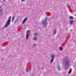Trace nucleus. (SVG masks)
<instances>
[{
    "label": "nucleus",
    "mask_w": 76,
    "mask_h": 76,
    "mask_svg": "<svg viewBox=\"0 0 76 76\" xmlns=\"http://www.w3.org/2000/svg\"><path fill=\"white\" fill-rule=\"evenodd\" d=\"M48 20V19L47 18L44 19V20H42V21L39 23L40 25H43L42 27H44V28H45V27H47V24H48V23L47 22V21Z\"/></svg>",
    "instance_id": "nucleus-1"
},
{
    "label": "nucleus",
    "mask_w": 76,
    "mask_h": 76,
    "mask_svg": "<svg viewBox=\"0 0 76 76\" xmlns=\"http://www.w3.org/2000/svg\"><path fill=\"white\" fill-rule=\"evenodd\" d=\"M64 60L65 61V65L66 68H69V63H70L69 59L68 56H65L64 58Z\"/></svg>",
    "instance_id": "nucleus-2"
},
{
    "label": "nucleus",
    "mask_w": 76,
    "mask_h": 76,
    "mask_svg": "<svg viewBox=\"0 0 76 76\" xmlns=\"http://www.w3.org/2000/svg\"><path fill=\"white\" fill-rule=\"evenodd\" d=\"M11 16L8 18V20L7 22L5 24V28L7 27L8 26L10 25V22H11Z\"/></svg>",
    "instance_id": "nucleus-3"
},
{
    "label": "nucleus",
    "mask_w": 76,
    "mask_h": 76,
    "mask_svg": "<svg viewBox=\"0 0 76 76\" xmlns=\"http://www.w3.org/2000/svg\"><path fill=\"white\" fill-rule=\"evenodd\" d=\"M1 10H0V16H1L3 15V6H1L0 7Z\"/></svg>",
    "instance_id": "nucleus-4"
},
{
    "label": "nucleus",
    "mask_w": 76,
    "mask_h": 76,
    "mask_svg": "<svg viewBox=\"0 0 76 76\" xmlns=\"http://www.w3.org/2000/svg\"><path fill=\"white\" fill-rule=\"evenodd\" d=\"M27 19H28V18H26L24 19L23 22V24H24V23H25V22H26V20H27Z\"/></svg>",
    "instance_id": "nucleus-5"
},
{
    "label": "nucleus",
    "mask_w": 76,
    "mask_h": 76,
    "mask_svg": "<svg viewBox=\"0 0 76 76\" xmlns=\"http://www.w3.org/2000/svg\"><path fill=\"white\" fill-rule=\"evenodd\" d=\"M72 69H70L69 70L68 72V74H70L72 73Z\"/></svg>",
    "instance_id": "nucleus-6"
},
{
    "label": "nucleus",
    "mask_w": 76,
    "mask_h": 76,
    "mask_svg": "<svg viewBox=\"0 0 76 76\" xmlns=\"http://www.w3.org/2000/svg\"><path fill=\"white\" fill-rule=\"evenodd\" d=\"M33 39L34 41H37V39H38L37 38V37H34Z\"/></svg>",
    "instance_id": "nucleus-7"
},
{
    "label": "nucleus",
    "mask_w": 76,
    "mask_h": 76,
    "mask_svg": "<svg viewBox=\"0 0 76 76\" xmlns=\"http://www.w3.org/2000/svg\"><path fill=\"white\" fill-rule=\"evenodd\" d=\"M54 59L53 58H51L50 61V63H53V61H54Z\"/></svg>",
    "instance_id": "nucleus-8"
},
{
    "label": "nucleus",
    "mask_w": 76,
    "mask_h": 76,
    "mask_svg": "<svg viewBox=\"0 0 76 76\" xmlns=\"http://www.w3.org/2000/svg\"><path fill=\"white\" fill-rule=\"evenodd\" d=\"M56 29H55L54 30V32H53V35H55V34H56Z\"/></svg>",
    "instance_id": "nucleus-9"
},
{
    "label": "nucleus",
    "mask_w": 76,
    "mask_h": 76,
    "mask_svg": "<svg viewBox=\"0 0 76 76\" xmlns=\"http://www.w3.org/2000/svg\"><path fill=\"white\" fill-rule=\"evenodd\" d=\"M73 23V20H71L69 21V23L70 24H72Z\"/></svg>",
    "instance_id": "nucleus-10"
},
{
    "label": "nucleus",
    "mask_w": 76,
    "mask_h": 76,
    "mask_svg": "<svg viewBox=\"0 0 76 76\" xmlns=\"http://www.w3.org/2000/svg\"><path fill=\"white\" fill-rule=\"evenodd\" d=\"M51 57L52 58H53V59H54V57H55V56H54V55H51Z\"/></svg>",
    "instance_id": "nucleus-11"
},
{
    "label": "nucleus",
    "mask_w": 76,
    "mask_h": 76,
    "mask_svg": "<svg viewBox=\"0 0 76 76\" xmlns=\"http://www.w3.org/2000/svg\"><path fill=\"white\" fill-rule=\"evenodd\" d=\"M15 19V16H13L12 18V22H13V20H14Z\"/></svg>",
    "instance_id": "nucleus-12"
},
{
    "label": "nucleus",
    "mask_w": 76,
    "mask_h": 76,
    "mask_svg": "<svg viewBox=\"0 0 76 76\" xmlns=\"http://www.w3.org/2000/svg\"><path fill=\"white\" fill-rule=\"evenodd\" d=\"M69 19H73V17L72 16H70L69 17Z\"/></svg>",
    "instance_id": "nucleus-13"
},
{
    "label": "nucleus",
    "mask_w": 76,
    "mask_h": 76,
    "mask_svg": "<svg viewBox=\"0 0 76 76\" xmlns=\"http://www.w3.org/2000/svg\"><path fill=\"white\" fill-rule=\"evenodd\" d=\"M34 36H37V33H34Z\"/></svg>",
    "instance_id": "nucleus-14"
},
{
    "label": "nucleus",
    "mask_w": 76,
    "mask_h": 76,
    "mask_svg": "<svg viewBox=\"0 0 76 76\" xmlns=\"http://www.w3.org/2000/svg\"><path fill=\"white\" fill-rule=\"evenodd\" d=\"M18 20H19V18H17L15 21V23H16V22H17Z\"/></svg>",
    "instance_id": "nucleus-15"
},
{
    "label": "nucleus",
    "mask_w": 76,
    "mask_h": 76,
    "mask_svg": "<svg viewBox=\"0 0 76 76\" xmlns=\"http://www.w3.org/2000/svg\"><path fill=\"white\" fill-rule=\"evenodd\" d=\"M26 39H29V36H26Z\"/></svg>",
    "instance_id": "nucleus-16"
},
{
    "label": "nucleus",
    "mask_w": 76,
    "mask_h": 76,
    "mask_svg": "<svg viewBox=\"0 0 76 76\" xmlns=\"http://www.w3.org/2000/svg\"><path fill=\"white\" fill-rule=\"evenodd\" d=\"M30 32V30H28L27 31V33H29H29Z\"/></svg>",
    "instance_id": "nucleus-17"
},
{
    "label": "nucleus",
    "mask_w": 76,
    "mask_h": 76,
    "mask_svg": "<svg viewBox=\"0 0 76 76\" xmlns=\"http://www.w3.org/2000/svg\"><path fill=\"white\" fill-rule=\"evenodd\" d=\"M59 49L61 50H63V48L62 47H60Z\"/></svg>",
    "instance_id": "nucleus-18"
},
{
    "label": "nucleus",
    "mask_w": 76,
    "mask_h": 76,
    "mask_svg": "<svg viewBox=\"0 0 76 76\" xmlns=\"http://www.w3.org/2000/svg\"><path fill=\"white\" fill-rule=\"evenodd\" d=\"M29 33H26V36H29Z\"/></svg>",
    "instance_id": "nucleus-19"
},
{
    "label": "nucleus",
    "mask_w": 76,
    "mask_h": 76,
    "mask_svg": "<svg viewBox=\"0 0 76 76\" xmlns=\"http://www.w3.org/2000/svg\"><path fill=\"white\" fill-rule=\"evenodd\" d=\"M5 71L6 72L7 71V68L5 69Z\"/></svg>",
    "instance_id": "nucleus-20"
},
{
    "label": "nucleus",
    "mask_w": 76,
    "mask_h": 76,
    "mask_svg": "<svg viewBox=\"0 0 76 76\" xmlns=\"http://www.w3.org/2000/svg\"><path fill=\"white\" fill-rule=\"evenodd\" d=\"M36 44H35V43H34V44L33 45V46L34 47H36Z\"/></svg>",
    "instance_id": "nucleus-21"
},
{
    "label": "nucleus",
    "mask_w": 76,
    "mask_h": 76,
    "mask_svg": "<svg viewBox=\"0 0 76 76\" xmlns=\"http://www.w3.org/2000/svg\"><path fill=\"white\" fill-rule=\"evenodd\" d=\"M58 70L59 71V70H60V67L58 66Z\"/></svg>",
    "instance_id": "nucleus-22"
},
{
    "label": "nucleus",
    "mask_w": 76,
    "mask_h": 76,
    "mask_svg": "<svg viewBox=\"0 0 76 76\" xmlns=\"http://www.w3.org/2000/svg\"><path fill=\"white\" fill-rule=\"evenodd\" d=\"M3 59H4V58H3L2 59L1 61H3Z\"/></svg>",
    "instance_id": "nucleus-23"
},
{
    "label": "nucleus",
    "mask_w": 76,
    "mask_h": 76,
    "mask_svg": "<svg viewBox=\"0 0 76 76\" xmlns=\"http://www.w3.org/2000/svg\"><path fill=\"white\" fill-rule=\"evenodd\" d=\"M25 0H22L21 1H25Z\"/></svg>",
    "instance_id": "nucleus-24"
},
{
    "label": "nucleus",
    "mask_w": 76,
    "mask_h": 76,
    "mask_svg": "<svg viewBox=\"0 0 76 76\" xmlns=\"http://www.w3.org/2000/svg\"><path fill=\"white\" fill-rule=\"evenodd\" d=\"M70 31H72V30H70Z\"/></svg>",
    "instance_id": "nucleus-25"
},
{
    "label": "nucleus",
    "mask_w": 76,
    "mask_h": 76,
    "mask_svg": "<svg viewBox=\"0 0 76 76\" xmlns=\"http://www.w3.org/2000/svg\"><path fill=\"white\" fill-rule=\"evenodd\" d=\"M28 71H29V70H26V72H28Z\"/></svg>",
    "instance_id": "nucleus-26"
},
{
    "label": "nucleus",
    "mask_w": 76,
    "mask_h": 76,
    "mask_svg": "<svg viewBox=\"0 0 76 76\" xmlns=\"http://www.w3.org/2000/svg\"><path fill=\"white\" fill-rule=\"evenodd\" d=\"M5 1V0H3V1Z\"/></svg>",
    "instance_id": "nucleus-27"
},
{
    "label": "nucleus",
    "mask_w": 76,
    "mask_h": 76,
    "mask_svg": "<svg viewBox=\"0 0 76 76\" xmlns=\"http://www.w3.org/2000/svg\"><path fill=\"white\" fill-rule=\"evenodd\" d=\"M75 16H76V14H75Z\"/></svg>",
    "instance_id": "nucleus-28"
},
{
    "label": "nucleus",
    "mask_w": 76,
    "mask_h": 76,
    "mask_svg": "<svg viewBox=\"0 0 76 76\" xmlns=\"http://www.w3.org/2000/svg\"><path fill=\"white\" fill-rule=\"evenodd\" d=\"M42 68H43V67L42 66Z\"/></svg>",
    "instance_id": "nucleus-29"
},
{
    "label": "nucleus",
    "mask_w": 76,
    "mask_h": 76,
    "mask_svg": "<svg viewBox=\"0 0 76 76\" xmlns=\"http://www.w3.org/2000/svg\"><path fill=\"white\" fill-rule=\"evenodd\" d=\"M20 27H18V28H19Z\"/></svg>",
    "instance_id": "nucleus-30"
}]
</instances>
